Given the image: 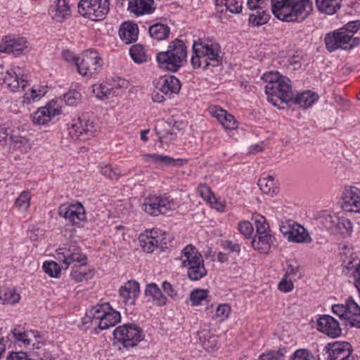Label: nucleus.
Masks as SVG:
<instances>
[{
    "label": "nucleus",
    "instance_id": "f257e3e1",
    "mask_svg": "<svg viewBox=\"0 0 360 360\" xmlns=\"http://www.w3.org/2000/svg\"><path fill=\"white\" fill-rule=\"evenodd\" d=\"M312 11L311 0H274V16L288 22H302Z\"/></svg>",
    "mask_w": 360,
    "mask_h": 360
},
{
    "label": "nucleus",
    "instance_id": "f03ea898",
    "mask_svg": "<svg viewBox=\"0 0 360 360\" xmlns=\"http://www.w3.org/2000/svg\"><path fill=\"white\" fill-rule=\"evenodd\" d=\"M263 80L266 83L265 93L267 100L273 105L277 106L278 100L288 103L293 100V91L291 81L278 72H269L263 75Z\"/></svg>",
    "mask_w": 360,
    "mask_h": 360
},
{
    "label": "nucleus",
    "instance_id": "7ed1b4c3",
    "mask_svg": "<svg viewBox=\"0 0 360 360\" xmlns=\"http://www.w3.org/2000/svg\"><path fill=\"white\" fill-rule=\"evenodd\" d=\"M194 55L191 58V64L195 68L204 64V68L212 65L218 66L221 63L222 53L220 45L211 39H199L193 44Z\"/></svg>",
    "mask_w": 360,
    "mask_h": 360
},
{
    "label": "nucleus",
    "instance_id": "20e7f679",
    "mask_svg": "<svg viewBox=\"0 0 360 360\" xmlns=\"http://www.w3.org/2000/svg\"><path fill=\"white\" fill-rule=\"evenodd\" d=\"M56 259L63 262L66 267L75 262L81 263L79 266H75L71 273V276L76 282H82L93 277L92 271L84 266L86 255L82 254L76 245H70L58 249Z\"/></svg>",
    "mask_w": 360,
    "mask_h": 360
},
{
    "label": "nucleus",
    "instance_id": "39448f33",
    "mask_svg": "<svg viewBox=\"0 0 360 360\" xmlns=\"http://www.w3.org/2000/svg\"><path fill=\"white\" fill-rule=\"evenodd\" d=\"M186 58V46L183 41L175 39L169 43L167 51L157 55V62L161 69L171 72L177 71Z\"/></svg>",
    "mask_w": 360,
    "mask_h": 360
},
{
    "label": "nucleus",
    "instance_id": "423d86ee",
    "mask_svg": "<svg viewBox=\"0 0 360 360\" xmlns=\"http://www.w3.org/2000/svg\"><path fill=\"white\" fill-rule=\"evenodd\" d=\"M186 58V46L183 41L175 39L169 43L167 51L157 55V62L161 69L171 72L177 71Z\"/></svg>",
    "mask_w": 360,
    "mask_h": 360
},
{
    "label": "nucleus",
    "instance_id": "0eeeda50",
    "mask_svg": "<svg viewBox=\"0 0 360 360\" xmlns=\"http://www.w3.org/2000/svg\"><path fill=\"white\" fill-rule=\"evenodd\" d=\"M186 58V46L183 41L175 39L169 43L167 51L157 55V62L161 69L171 72L177 71Z\"/></svg>",
    "mask_w": 360,
    "mask_h": 360
},
{
    "label": "nucleus",
    "instance_id": "6e6552de",
    "mask_svg": "<svg viewBox=\"0 0 360 360\" xmlns=\"http://www.w3.org/2000/svg\"><path fill=\"white\" fill-rule=\"evenodd\" d=\"M179 259L190 280L199 281L207 275L202 256L193 245H188L182 250Z\"/></svg>",
    "mask_w": 360,
    "mask_h": 360
},
{
    "label": "nucleus",
    "instance_id": "1a4fd4ad",
    "mask_svg": "<svg viewBox=\"0 0 360 360\" xmlns=\"http://www.w3.org/2000/svg\"><path fill=\"white\" fill-rule=\"evenodd\" d=\"M109 10L108 0H80L78 4L79 13L94 21L103 20Z\"/></svg>",
    "mask_w": 360,
    "mask_h": 360
},
{
    "label": "nucleus",
    "instance_id": "9d476101",
    "mask_svg": "<svg viewBox=\"0 0 360 360\" xmlns=\"http://www.w3.org/2000/svg\"><path fill=\"white\" fill-rule=\"evenodd\" d=\"M359 43L360 39L358 37H352L350 33L342 29L327 34L325 37L326 46L330 52L338 49L350 50Z\"/></svg>",
    "mask_w": 360,
    "mask_h": 360
},
{
    "label": "nucleus",
    "instance_id": "9b49d317",
    "mask_svg": "<svg viewBox=\"0 0 360 360\" xmlns=\"http://www.w3.org/2000/svg\"><path fill=\"white\" fill-rule=\"evenodd\" d=\"M332 311L346 320L347 325L360 328V307L352 297L347 299L344 304L333 305Z\"/></svg>",
    "mask_w": 360,
    "mask_h": 360
},
{
    "label": "nucleus",
    "instance_id": "f8f14e48",
    "mask_svg": "<svg viewBox=\"0 0 360 360\" xmlns=\"http://www.w3.org/2000/svg\"><path fill=\"white\" fill-rule=\"evenodd\" d=\"M114 338L124 347H133L143 339V331L136 324L128 323L117 327L113 332Z\"/></svg>",
    "mask_w": 360,
    "mask_h": 360
},
{
    "label": "nucleus",
    "instance_id": "ddd939ff",
    "mask_svg": "<svg viewBox=\"0 0 360 360\" xmlns=\"http://www.w3.org/2000/svg\"><path fill=\"white\" fill-rule=\"evenodd\" d=\"M102 64V58L94 50L84 51L81 57L76 60L77 71L82 76H92L101 68Z\"/></svg>",
    "mask_w": 360,
    "mask_h": 360
},
{
    "label": "nucleus",
    "instance_id": "4468645a",
    "mask_svg": "<svg viewBox=\"0 0 360 360\" xmlns=\"http://www.w3.org/2000/svg\"><path fill=\"white\" fill-rule=\"evenodd\" d=\"M139 241L141 248L146 253H151L158 248L163 249L167 243L165 233L155 229L146 230L140 234Z\"/></svg>",
    "mask_w": 360,
    "mask_h": 360
},
{
    "label": "nucleus",
    "instance_id": "2eb2a0df",
    "mask_svg": "<svg viewBox=\"0 0 360 360\" xmlns=\"http://www.w3.org/2000/svg\"><path fill=\"white\" fill-rule=\"evenodd\" d=\"M280 230L290 242L309 243L312 240L307 230L303 226L293 221H288L286 224L281 226Z\"/></svg>",
    "mask_w": 360,
    "mask_h": 360
},
{
    "label": "nucleus",
    "instance_id": "dca6fc26",
    "mask_svg": "<svg viewBox=\"0 0 360 360\" xmlns=\"http://www.w3.org/2000/svg\"><path fill=\"white\" fill-rule=\"evenodd\" d=\"M172 203L168 197L152 195L144 200L142 210L151 216L165 214L172 209Z\"/></svg>",
    "mask_w": 360,
    "mask_h": 360
},
{
    "label": "nucleus",
    "instance_id": "f3484780",
    "mask_svg": "<svg viewBox=\"0 0 360 360\" xmlns=\"http://www.w3.org/2000/svg\"><path fill=\"white\" fill-rule=\"evenodd\" d=\"M325 350L329 360H358L352 354V347L347 342H334L328 343Z\"/></svg>",
    "mask_w": 360,
    "mask_h": 360
},
{
    "label": "nucleus",
    "instance_id": "a211bd4d",
    "mask_svg": "<svg viewBox=\"0 0 360 360\" xmlns=\"http://www.w3.org/2000/svg\"><path fill=\"white\" fill-rule=\"evenodd\" d=\"M96 131V126L85 117H79L70 128L72 138L85 141L93 136Z\"/></svg>",
    "mask_w": 360,
    "mask_h": 360
},
{
    "label": "nucleus",
    "instance_id": "6ab92c4d",
    "mask_svg": "<svg viewBox=\"0 0 360 360\" xmlns=\"http://www.w3.org/2000/svg\"><path fill=\"white\" fill-rule=\"evenodd\" d=\"M13 70H6L5 72L0 73V84H4L11 91L18 92L25 90L29 86L27 76L20 77Z\"/></svg>",
    "mask_w": 360,
    "mask_h": 360
},
{
    "label": "nucleus",
    "instance_id": "aec40b11",
    "mask_svg": "<svg viewBox=\"0 0 360 360\" xmlns=\"http://www.w3.org/2000/svg\"><path fill=\"white\" fill-rule=\"evenodd\" d=\"M342 209L347 212L360 213V190L355 186H347L342 196Z\"/></svg>",
    "mask_w": 360,
    "mask_h": 360
},
{
    "label": "nucleus",
    "instance_id": "412c9836",
    "mask_svg": "<svg viewBox=\"0 0 360 360\" xmlns=\"http://www.w3.org/2000/svg\"><path fill=\"white\" fill-rule=\"evenodd\" d=\"M316 328L327 336L336 338L341 335L342 329L339 322L330 315H321L317 320Z\"/></svg>",
    "mask_w": 360,
    "mask_h": 360
},
{
    "label": "nucleus",
    "instance_id": "4be33fe9",
    "mask_svg": "<svg viewBox=\"0 0 360 360\" xmlns=\"http://www.w3.org/2000/svg\"><path fill=\"white\" fill-rule=\"evenodd\" d=\"M4 147L9 151L19 150L26 153L31 148L30 139L22 136L18 129H11L7 140L5 141Z\"/></svg>",
    "mask_w": 360,
    "mask_h": 360
},
{
    "label": "nucleus",
    "instance_id": "5701e85b",
    "mask_svg": "<svg viewBox=\"0 0 360 360\" xmlns=\"http://www.w3.org/2000/svg\"><path fill=\"white\" fill-rule=\"evenodd\" d=\"M58 214L72 224L79 223L86 219L84 208L79 202L69 205H60L58 209Z\"/></svg>",
    "mask_w": 360,
    "mask_h": 360
},
{
    "label": "nucleus",
    "instance_id": "b1692460",
    "mask_svg": "<svg viewBox=\"0 0 360 360\" xmlns=\"http://www.w3.org/2000/svg\"><path fill=\"white\" fill-rule=\"evenodd\" d=\"M61 108L57 101H51L46 106L39 108L33 115V122L38 124H44L51 118L60 114Z\"/></svg>",
    "mask_w": 360,
    "mask_h": 360
},
{
    "label": "nucleus",
    "instance_id": "393cba45",
    "mask_svg": "<svg viewBox=\"0 0 360 360\" xmlns=\"http://www.w3.org/2000/svg\"><path fill=\"white\" fill-rule=\"evenodd\" d=\"M27 43L24 37L6 36L3 38L0 44V52L13 53L14 55L22 54L27 48Z\"/></svg>",
    "mask_w": 360,
    "mask_h": 360
},
{
    "label": "nucleus",
    "instance_id": "a878e982",
    "mask_svg": "<svg viewBox=\"0 0 360 360\" xmlns=\"http://www.w3.org/2000/svg\"><path fill=\"white\" fill-rule=\"evenodd\" d=\"M139 293V284L135 281H127L119 290L120 297L124 305H134Z\"/></svg>",
    "mask_w": 360,
    "mask_h": 360
},
{
    "label": "nucleus",
    "instance_id": "bb28decb",
    "mask_svg": "<svg viewBox=\"0 0 360 360\" xmlns=\"http://www.w3.org/2000/svg\"><path fill=\"white\" fill-rule=\"evenodd\" d=\"M156 89L165 96L170 97L172 94L179 92L181 83L174 76H164L159 79L156 84Z\"/></svg>",
    "mask_w": 360,
    "mask_h": 360
},
{
    "label": "nucleus",
    "instance_id": "cd10ccee",
    "mask_svg": "<svg viewBox=\"0 0 360 360\" xmlns=\"http://www.w3.org/2000/svg\"><path fill=\"white\" fill-rule=\"evenodd\" d=\"M143 160L146 162H152L155 165L165 166H183L186 164V159H174L167 155L153 154H143L141 155Z\"/></svg>",
    "mask_w": 360,
    "mask_h": 360
},
{
    "label": "nucleus",
    "instance_id": "c85d7f7f",
    "mask_svg": "<svg viewBox=\"0 0 360 360\" xmlns=\"http://www.w3.org/2000/svg\"><path fill=\"white\" fill-rule=\"evenodd\" d=\"M154 0H129L128 10L136 16L151 14L155 10Z\"/></svg>",
    "mask_w": 360,
    "mask_h": 360
},
{
    "label": "nucleus",
    "instance_id": "c756f323",
    "mask_svg": "<svg viewBox=\"0 0 360 360\" xmlns=\"http://www.w3.org/2000/svg\"><path fill=\"white\" fill-rule=\"evenodd\" d=\"M139 33L138 25L129 21L123 22L118 32L120 39L127 44L135 42L138 39Z\"/></svg>",
    "mask_w": 360,
    "mask_h": 360
},
{
    "label": "nucleus",
    "instance_id": "7c9ffc66",
    "mask_svg": "<svg viewBox=\"0 0 360 360\" xmlns=\"http://www.w3.org/2000/svg\"><path fill=\"white\" fill-rule=\"evenodd\" d=\"M110 309L108 303H103L94 306L88 311L86 316L83 318V322L87 323L91 322L98 326V321L105 316L107 310Z\"/></svg>",
    "mask_w": 360,
    "mask_h": 360
},
{
    "label": "nucleus",
    "instance_id": "2f4dec72",
    "mask_svg": "<svg viewBox=\"0 0 360 360\" xmlns=\"http://www.w3.org/2000/svg\"><path fill=\"white\" fill-rule=\"evenodd\" d=\"M211 113L215 117L226 129H235L237 128V122L234 117L219 107H214Z\"/></svg>",
    "mask_w": 360,
    "mask_h": 360
},
{
    "label": "nucleus",
    "instance_id": "473e14b6",
    "mask_svg": "<svg viewBox=\"0 0 360 360\" xmlns=\"http://www.w3.org/2000/svg\"><path fill=\"white\" fill-rule=\"evenodd\" d=\"M272 243L273 236L271 234L255 235L252 240V247L261 253H266Z\"/></svg>",
    "mask_w": 360,
    "mask_h": 360
},
{
    "label": "nucleus",
    "instance_id": "72a5a7b5",
    "mask_svg": "<svg viewBox=\"0 0 360 360\" xmlns=\"http://www.w3.org/2000/svg\"><path fill=\"white\" fill-rule=\"evenodd\" d=\"M120 320V314L110 307L109 310H107L103 318L98 321V328L101 330L108 329L115 326Z\"/></svg>",
    "mask_w": 360,
    "mask_h": 360
},
{
    "label": "nucleus",
    "instance_id": "f704fd0d",
    "mask_svg": "<svg viewBox=\"0 0 360 360\" xmlns=\"http://www.w3.org/2000/svg\"><path fill=\"white\" fill-rule=\"evenodd\" d=\"M46 93V86H39L36 88L33 86L29 89L27 92L21 97V103L22 104H30L32 102L39 100Z\"/></svg>",
    "mask_w": 360,
    "mask_h": 360
},
{
    "label": "nucleus",
    "instance_id": "c9c22d12",
    "mask_svg": "<svg viewBox=\"0 0 360 360\" xmlns=\"http://www.w3.org/2000/svg\"><path fill=\"white\" fill-rule=\"evenodd\" d=\"M270 19L269 12L265 9L255 10V12L251 13L249 16V24L253 27H259L266 24Z\"/></svg>",
    "mask_w": 360,
    "mask_h": 360
},
{
    "label": "nucleus",
    "instance_id": "e433bc0d",
    "mask_svg": "<svg viewBox=\"0 0 360 360\" xmlns=\"http://www.w3.org/2000/svg\"><path fill=\"white\" fill-rule=\"evenodd\" d=\"M148 32L151 37L160 41L167 39L170 32V28L162 23H155L149 27Z\"/></svg>",
    "mask_w": 360,
    "mask_h": 360
},
{
    "label": "nucleus",
    "instance_id": "4c0bfd02",
    "mask_svg": "<svg viewBox=\"0 0 360 360\" xmlns=\"http://www.w3.org/2000/svg\"><path fill=\"white\" fill-rule=\"evenodd\" d=\"M319 96L316 94L310 91L302 92L295 98L293 101L299 104L302 108H307L311 106L317 99Z\"/></svg>",
    "mask_w": 360,
    "mask_h": 360
},
{
    "label": "nucleus",
    "instance_id": "58836bf2",
    "mask_svg": "<svg viewBox=\"0 0 360 360\" xmlns=\"http://www.w3.org/2000/svg\"><path fill=\"white\" fill-rule=\"evenodd\" d=\"M284 276L294 280L301 278L303 276L301 265L297 261L288 260Z\"/></svg>",
    "mask_w": 360,
    "mask_h": 360
},
{
    "label": "nucleus",
    "instance_id": "ea45409f",
    "mask_svg": "<svg viewBox=\"0 0 360 360\" xmlns=\"http://www.w3.org/2000/svg\"><path fill=\"white\" fill-rule=\"evenodd\" d=\"M20 300V295L15 288H5L0 292V301L4 304H14Z\"/></svg>",
    "mask_w": 360,
    "mask_h": 360
},
{
    "label": "nucleus",
    "instance_id": "a19ab883",
    "mask_svg": "<svg viewBox=\"0 0 360 360\" xmlns=\"http://www.w3.org/2000/svg\"><path fill=\"white\" fill-rule=\"evenodd\" d=\"M92 88L93 94L99 99H108L115 96V87H109L103 84H94Z\"/></svg>",
    "mask_w": 360,
    "mask_h": 360
},
{
    "label": "nucleus",
    "instance_id": "79ce46f5",
    "mask_svg": "<svg viewBox=\"0 0 360 360\" xmlns=\"http://www.w3.org/2000/svg\"><path fill=\"white\" fill-rule=\"evenodd\" d=\"M53 18L58 22H63L67 16L70 15V7L66 0H58Z\"/></svg>",
    "mask_w": 360,
    "mask_h": 360
},
{
    "label": "nucleus",
    "instance_id": "37998d69",
    "mask_svg": "<svg viewBox=\"0 0 360 360\" xmlns=\"http://www.w3.org/2000/svg\"><path fill=\"white\" fill-rule=\"evenodd\" d=\"M258 186L264 193L273 195L277 191L274 178L271 176L259 179Z\"/></svg>",
    "mask_w": 360,
    "mask_h": 360
},
{
    "label": "nucleus",
    "instance_id": "c03bdc74",
    "mask_svg": "<svg viewBox=\"0 0 360 360\" xmlns=\"http://www.w3.org/2000/svg\"><path fill=\"white\" fill-rule=\"evenodd\" d=\"M132 60L136 63H143L147 61L148 57L143 46L133 45L129 50Z\"/></svg>",
    "mask_w": 360,
    "mask_h": 360
},
{
    "label": "nucleus",
    "instance_id": "a18cd8bd",
    "mask_svg": "<svg viewBox=\"0 0 360 360\" xmlns=\"http://www.w3.org/2000/svg\"><path fill=\"white\" fill-rule=\"evenodd\" d=\"M319 10L327 14H333L336 12V8H340L337 0H316Z\"/></svg>",
    "mask_w": 360,
    "mask_h": 360
},
{
    "label": "nucleus",
    "instance_id": "49530a36",
    "mask_svg": "<svg viewBox=\"0 0 360 360\" xmlns=\"http://www.w3.org/2000/svg\"><path fill=\"white\" fill-rule=\"evenodd\" d=\"M30 192L28 191H24L15 200V205L18 210L26 211L30 206Z\"/></svg>",
    "mask_w": 360,
    "mask_h": 360
},
{
    "label": "nucleus",
    "instance_id": "de8ad7c7",
    "mask_svg": "<svg viewBox=\"0 0 360 360\" xmlns=\"http://www.w3.org/2000/svg\"><path fill=\"white\" fill-rule=\"evenodd\" d=\"M207 290L195 289L190 294V300L193 306H197L205 300L208 297Z\"/></svg>",
    "mask_w": 360,
    "mask_h": 360
},
{
    "label": "nucleus",
    "instance_id": "09e8293b",
    "mask_svg": "<svg viewBox=\"0 0 360 360\" xmlns=\"http://www.w3.org/2000/svg\"><path fill=\"white\" fill-rule=\"evenodd\" d=\"M352 224L349 219L340 217V223L337 224L334 232L342 235H350L352 232Z\"/></svg>",
    "mask_w": 360,
    "mask_h": 360
},
{
    "label": "nucleus",
    "instance_id": "8fccbe9b",
    "mask_svg": "<svg viewBox=\"0 0 360 360\" xmlns=\"http://www.w3.org/2000/svg\"><path fill=\"white\" fill-rule=\"evenodd\" d=\"M286 352L285 348H279L276 351H269L261 354L257 360H283Z\"/></svg>",
    "mask_w": 360,
    "mask_h": 360
},
{
    "label": "nucleus",
    "instance_id": "3c124183",
    "mask_svg": "<svg viewBox=\"0 0 360 360\" xmlns=\"http://www.w3.org/2000/svg\"><path fill=\"white\" fill-rule=\"evenodd\" d=\"M269 1L271 4V10L274 13V0H248L247 6L250 10H262L265 9Z\"/></svg>",
    "mask_w": 360,
    "mask_h": 360
},
{
    "label": "nucleus",
    "instance_id": "603ef678",
    "mask_svg": "<svg viewBox=\"0 0 360 360\" xmlns=\"http://www.w3.org/2000/svg\"><path fill=\"white\" fill-rule=\"evenodd\" d=\"M322 223L328 229L335 231L337 224L340 223V217L335 214H326L323 217Z\"/></svg>",
    "mask_w": 360,
    "mask_h": 360
},
{
    "label": "nucleus",
    "instance_id": "864d4df0",
    "mask_svg": "<svg viewBox=\"0 0 360 360\" xmlns=\"http://www.w3.org/2000/svg\"><path fill=\"white\" fill-rule=\"evenodd\" d=\"M44 271L51 277H58L60 274V267L53 261H46L43 264Z\"/></svg>",
    "mask_w": 360,
    "mask_h": 360
},
{
    "label": "nucleus",
    "instance_id": "5fc2aeb1",
    "mask_svg": "<svg viewBox=\"0 0 360 360\" xmlns=\"http://www.w3.org/2000/svg\"><path fill=\"white\" fill-rule=\"evenodd\" d=\"M100 172L103 176H105L110 179L117 180L121 176L120 171L117 168L113 169L110 165H105L101 167Z\"/></svg>",
    "mask_w": 360,
    "mask_h": 360
},
{
    "label": "nucleus",
    "instance_id": "6e6d98bb",
    "mask_svg": "<svg viewBox=\"0 0 360 360\" xmlns=\"http://www.w3.org/2000/svg\"><path fill=\"white\" fill-rule=\"evenodd\" d=\"M200 196L207 202L213 203L216 201L215 196L212 192L210 188L205 184H200L198 188Z\"/></svg>",
    "mask_w": 360,
    "mask_h": 360
},
{
    "label": "nucleus",
    "instance_id": "4d7b16f0",
    "mask_svg": "<svg viewBox=\"0 0 360 360\" xmlns=\"http://www.w3.org/2000/svg\"><path fill=\"white\" fill-rule=\"evenodd\" d=\"M81 97L80 93L75 90L70 91L63 96L64 101L68 105H77L80 102Z\"/></svg>",
    "mask_w": 360,
    "mask_h": 360
},
{
    "label": "nucleus",
    "instance_id": "13d9d810",
    "mask_svg": "<svg viewBox=\"0 0 360 360\" xmlns=\"http://www.w3.org/2000/svg\"><path fill=\"white\" fill-rule=\"evenodd\" d=\"M256 235L270 234L269 224L266 222V219L263 217H260L255 220Z\"/></svg>",
    "mask_w": 360,
    "mask_h": 360
},
{
    "label": "nucleus",
    "instance_id": "bf43d9fd",
    "mask_svg": "<svg viewBox=\"0 0 360 360\" xmlns=\"http://www.w3.org/2000/svg\"><path fill=\"white\" fill-rule=\"evenodd\" d=\"M231 313V307L227 304H220L217 309L215 316L223 321L229 317Z\"/></svg>",
    "mask_w": 360,
    "mask_h": 360
},
{
    "label": "nucleus",
    "instance_id": "052dcab7",
    "mask_svg": "<svg viewBox=\"0 0 360 360\" xmlns=\"http://www.w3.org/2000/svg\"><path fill=\"white\" fill-rule=\"evenodd\" d=\"M292 360H315V359L308 349H300L293 354Z\"/></svg>",
    "mask_w": 360,
    "mask_h": 360
},
{
    "label": "nucleus",
    "instance_id": "680f3d73",
    "mask_svg": "<svg viewBox=\"0 0 360 360\" xmlns=\"http://www.w3.org/2000/svg\"><path fill=\"white\" fill-rule=\"evenodd\" d=\"M12 333L17 341L22 342L26 345H30L31 340L29 338V333L22 332L20 329V327L15 328L12 330Z\"/></svg>",
    "mask_w": 360,
    "mask_h": 360
},
{
    "label": "nucleus",
    "instance_id": "e2e57ef3",
    "mask_svg": "<svg viewBox=\"0 0 360 360\" xmlns=\"http://www.w3.org/2000/svg\"><path fill=\"white\" fill-rule=\"evenodd\" d=\"M239 231L246 238L251 236L253 232V226L250 221H243L238 224Z\"/></svg>",
    "mask_w": 360,
    "mask_h": 360
},
{
    "label": "nucleus",
    "instance_id": "0e129e2a",
    "mask_svg": "<svg viewBox=\"0 0 360 360\" xmlns=\"http://www.w3.org/2000/svg\"><path fill=\"white\" fill-rule=\"evenodd\" d=\"M288 278V277H285V276H284L278 285V289L282 292H288L293 289L294 285L292 279Z\"/></svg>",
    "mask_w": 360,
    "mask_h": 360
},
{
    "label": "nucleus",
    "instance_id": "69168bd1",
    "mask_svg": "<svg viewBox=\"0 0 360 360\" xmlns=\"http://www.w3.org/2000/svg\"><path fill=\"white\" fill-rule=\"evenodd\" d=\"M343 30L348 32L354 37L353 35L360 29V20L349 22L342 28Z\"/></svg>",
    "mask_w": 360,
    "mask_h": 360
},
{
    "label": "nucleus",
    "instance_id": "338daca9",
    "mask_svg": "<svg viewBox=\"0 0 360 360\" xmlns=\"http://www.w3.org/2000/svg\"><path fill=\"white\" fill-rule=\"evenodd\" d=\"M225 5L232 13H240L242 11V4L237 0H231L229 4H225Z\"/></svg>",
    "mask_w": 360,
    "mask_h": 360
},
{
    "label": "nucleus",
    "instance_id": "774afa93",
    "mask_svg": "<svg viewBox=\"0 0 360 360\" xmlns=\"http://www.w3.org/2000/svg\"><path fill=\"white\" fill-rule=\"evenodd\" d=\"M176 134L171 130L162 132L159 135V140L162 143H169L176 139Z\"/></svg>",
    "mask_w": 360,
    "mask_h": 360
}]
</instances>
